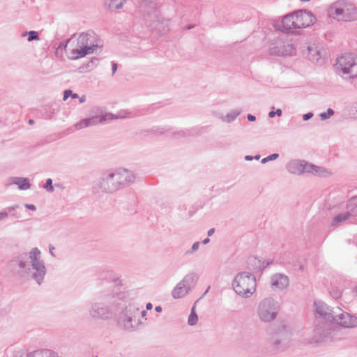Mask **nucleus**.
Returning <instances> with one entry per match:
<instances>
[{"label": "nucleus", "instance_id": "nucleus-1", "mask_svg": "<svg viewBox=\"0 0 357 357\" xmlns=\"http://www.w3.org/2000/svg\"><path fill=\"white\" fill-rule=\"evenodd\" d=\"M135 180L134 174L126 169L109 170L93 185L96 192L112 193L132 183Z\"/></svg>", "mask_w": 357, "mask_h": 357}, {"label": "nucleus", "instance_id": "nucleus-2", "mask_svg": "<svg viewBox=\"0 0 357 357\" xmlns=\"http://www.w3.org/2000/svg\"><path fill=\"white\" fill-rule=\"evenodd\" d=\"M100 47L98 36L93 31L82 33L77 38L76 47L69 52L68 57L70 60H76L97 53Z\"/></svg>", "mask_w": 357, "mask_h": 357}, {"label": "nucleus", "instance_id": "nucleus-3", "mask_svg": "<svg viewBox=\"0 0 357 357\" xmlns=\"http://www.w3.org/2000/svg\"><path fill=\"white\" fill-rule=\"evenodd\" d=\"M329 17L342 23L357 21V7L349 0H337L328 8Z\"/></svg>", "mask_w": 357, "mask_h": 357}, {"label": "nucleus", "instance_id": "nucleus-4", "mask_svg": "<svg viewBox=\"0 0 357 357\" xmlns=\"http://www.w3.org/2000/svg\"><path fill=\"white\" fill-rule=\"evenodd\" d=\"M335 73L345 79L357 77V55L345 53L335 59L333 66Z\"/></svg>", "mask_w": 357, "mask_h": 357}, {"label": "nucleus", "instance_id": "nucleus-5", "mask_svg": "<svg viewBox=\"0 0 357 357\" xmlns=\"http://www.w3.org/2000/svg\"><path fill=\"white\" fill-rule=\"evenodd\" d=\"M234 291L243 298H250L256 291L255 277L248 272H240L232 281Z\"/></svg>", "mask_w": 357, "mask_h": 357}, {"label": "nucleus", "instance_id": "nucleus-6", "mask_svg": "<svg viewBox=\"0 0 357 357\" xmlns=\"http://www.w3.org/2000/svg\"><path fill=\"white\" fill-rule=\"evenodd\" d=\"M145 313L144 310L140 311L135 304L130 303L120 314L118 324L125 330L134 331L139 324V314L144 315Z\"/></svg>", "mask_w": 357, "mask_h": 357}, {"label": "nucleus", "instance_id": "nucleus-7", "mask_svg": "<svg viewBox=\"0 0 357 357\" xmlns=\"http://www.w3.org/2000/svg\"><path fill=\"white\" fill-rule=\"evenodd\" d=\"M333 322H323L317 320L313 330L312 342L321 343L331 342L337 339V335L340 332L338 327L332 326Z\"/></svg>", "mask_w": 357, "mask_h": 357}, {"label": "nucleus", "instance_id": "nucleus-8", "mask_svg": "<svg viewBox=\"0 0 357 357\" xmlns=\"http://www.w3.org/2000/svg\"><path fill=\"white\" fill-rule=\"evenodd\" d=\"M27 264L31 266V278L40 285L46 274V267L41 259V252L38 248H33L28 254Z\"/></svg>", "mask_w": 357, "mask_h": 357}, {"label": "nucleus", "instance_id": "nucleus-9", "mask_svg": "<svg viewBox=\"0 0 357 357\" xmlns=\"http://www.w3.org/2000/svg\"><path fill=\"white\" fill-rule=\"evenodd\" d=\"M280 311V305L273 298L261 300L257 306V316L261 321L269 323L274 321Z\"/></svg>", "mask_w": 357, "mask_h": 357}, {"label": "nucleus", "instance_id": "nucleus-10", "mask_svg": "<svg viewBox=\"0 0 357 357\" xmlns=\"http://www.w3.org/2000/svg\"><path fill=\"white\" fill-rule=\"evenodd\" d=\"M198 279L199 275L195 272L185 275L172 290V297L176 299L184 297L195 287Z\"/></svg>", "mask_w": 357, "mask_h": 357}, {"label": "nucleus", "instance_id": "nucleus-11", "mask_svg": "<svg viewBox=\"0 0 357 357\" xmlns=\"http://www.w3.org/2000/svg\"><path fill=\"white\" fill-rule=\"evenodd\" d=\"M118 117L112 113H105L101 115L93 116L90 118L82 119L77 122L75 127L77 130H81L84 128L96 126L98 124H105Z\"/></svg>", "mask_w": 357, "mask_h": 357}, {"label": "nucleus", "instance_id": "nucleus-12", "mask_svg": "<svg viewBox=\"0 0 357 357\" xmlns=\"http://www.w3.org/2000/svg\"><path fill=\"white\" fill-rule=\"evenodd\" d=\"M286 169L291 174L299 175L305 172L318 173L319 167L304 160H292L287 164Z\"/></svg>", "mask_w": 357, "mask_h": 357}, {"label": "nucleus", "instance_id": "nucleus-13", "mask_svg": "<svg viewBox=\"0 0 357 357\" xmlns=\"http://www.w3.org/2000/svg\"><path fill=\"white\" fill-rule=\"evenodd\" d=\"M271 54L276 56L294 55L296 53L295 48L289 40L278 38L271 45L269 49Z\"/></svg>", "mask_w": 357, "mask_h": 357}, {"label": "nucleus", "instance_id": "nucleus-14", "mask_svg": "<svg viewBox=\"0 0 357 357\" xmlns=\"http://www.w3.org/2000/svg\"><path fill=\"white\" fill-rule=\"evenodd\" d=\"M332 322L344 328H355L357 327V317L344 312L341 308L336 307V312Z\"/></svg>", "mask_w": 357, "mask_h": 357}, {"label": "nucleus", "instance_id": "nucleus-15", "mask_svg": "<svg viewBox=\"0 0 357 357\" xmlns=\"http://www.w3.org/2000/svg\"><path fill=\"white\" fill-rule=\"evenodd\" d=\"M89 315L94 319L107 320L112 317L111 308L100 302L93 303L89 310Z\"/></svg>", "mask_w": 357, "mask_h": 357}, {"label": "nucleus", "instance_id": "nucleus-16", "mask_svg": "<svg viewBox=\"0 0 357 357\" xmlns=\"http://www.w3.org/2000/svg\"><path fill=\"white\" fill-rule=\"evenodd\" d=\"M272 347L277 351H282L290 346V335L285 330L274 333L271 337Z\"/></svg>", "mask_w": 357, "mask_h": 357}, {"label": "nucleus", "instance_id": "nucleus-17", "mask_svg": "<svg viewBox=\"0 0 357 357\" xmlns=\"http://www.w3.org/2000/svg\"><path fill=\"white\" fill-rule=\"evenodd\" d=\"M314 311L316 316H319L326 321L332 322L336 312V307H331L321 301L314 302Z\"/></svg>", "mask_w": 357, "mask_h": 357}, {"label": "nucleus", "instance_id": "nucleus-18", "mask_svg": "<svg viewBox=\"0 0 357 357\" xmlns=\"http://www.w3.org/2000/svg\"><path fill=\"white\" fill-rule=\"evenodd\" d=\"M144 24L151 28L161 15L158 4H152L151 7L139 11Z\"/></svg>", "mask_w": 357, "mask_h": 357}, {"label": "nucleus", "instance_id": "nucleus-19", "mask_svg": "<svg viewBox=\"0 0 357 357\" xmlns=\"http://www.w3.org/2000/svg\"><path fill=\"white\" fill-rule=\"evenodd\" d=\"M304 54L312 63L321 64L324 62V50L316 44H312L306 47Z\"/></svg>", "mask_w": 357, "mask_h": 357}, {"label": "nucleus", "instance_id": "nucleus-20", "mask_svg": "<svg viewBox=\"0 0 357 357\" xmlns=\"http://www.w3.org/2000/svg\"><path fill=\"white\" fill-rule=\"evenodd\" d=\"M294 13L297 29L309 26L315 21V17L310 11L298 10Z\"/></svg>", "mask_w": 357, "mask_h": 357}, {"label": "nucleus", "instance_id": "nucleus-21", "mask_svg": "<svg viewBox=\"0 0 357 357\" xmlns=\"http://www.w3.org/2000/svg\"><path fill=\"white\" fill-rule=\"evenodd\" d=\"M289 284L287 275L282 273H275L271 278V285L273 289L283 290Z\"/></svg>", "mask_w": 357, "mask_h": 357}, {"label": "nucleus", "instance_id": "nucleus-22", "mask_svg": "<svg viewBox=\"0 0 357 357\" xmlns=\"http://www.w3.org/2000/svg\"><path fill=\"white\" fill-rule=\"evenodd\" d=\"M170 20L165 18L161 15L151 29L160 33H166L170 29Z\"/></svg>", "mask_w": 357, "mask_h": 357}, {"label": "nucleus", "instance_id": "nucleus-23", "mask_svg": "<svg viewBox=\"0 0 357 357\" xmlns=\"http://www.w3.org/2000/svg\"><path fill=\"white\" fill-rule=\"evenodd\" d=\"M22 268V259L20 256H16L10 259L7 264V271L12 274H17Z\"/></svg>", "mask_w": 357, "mask_h": 357}, {"label": "nucleus", "instance_id": "nucleus-24", "mask_svg": "<svg viewBox=\"0 0 357 357\" xmlns=\"http://www.w3.org/2000/svg\"><path fill=\"white\" fill-rule=\"evenodd\" d=\"M295 20L294 13L285 15L282 20L283 29L286 31H291L294 29H297Z\"/></svg>", "mask_w": 357, "mask_h": 357}, {"label": "nucleus", "instance_id": "nucleus-25", "mask_svg": "<svg viewBox=\"0 0 357 357\" xmlns=\"http://www.w3.org/2000/svg\"><path fill=\"white\" fill-rule=\"evenodd\" d=\"M125 3L126 0H105L104 6L111 11H114L122 8Z\"/></svg>", "mask_w": 357, "mask_h": 357}, {"label": "nucleus", "instance_id": "nucleus-26", "mask_svg": "<svg viewBox=\"0 0 357 357\" xmlns=\"http://www.w3.org/2000/svg\"><path fill=\"white\" fill-rule=\"evenodd\" d=\"M26 357H59L58 354L50 349L37 350L27 354Z\"/></svg>", "mask_w": 357, "mask_h": 357}, {"label": "nucleus", "instance_id": "nucleus-27", "mask_svg": "<svg viewBox=\"0 0 357 357\" xmlns=\"http://www.w3.org/2000/svg\"><path fill=\"white\" fill-rule=\"evenodd\" d=\"M351 217L349 214L346 211L344 213H341L337 215H335L331 222V226L333 227H338L341 225L342 223L346 222L347 220L350 219Z\"/></svg>", "mask_w": 357, "mask_h": 357}, {"label": "nucleus", "instance_id": "nucleus-28", "mask_svg": "<svg viewBox=\"0 0 357 357\" xmlns=\"http://www.w3.org/2000/svg\"><path fill=\"white\" fill-rule=\"evenodd\" d=\"M347 212L351 218L357 216V196L351 197L348 201Z\"/></svg>", "mask_w": 357, "mask_h": 357}, {"label": "nucleus", "instance_id": "nucleus-29", "mask_svg": "<svg viewBox=\"0 0 357 357\" xmlns=\"http://www.w3.org/2000/svg\"><path fill=\"white\" fill-rule=\"evenodd\" d=\"M16 185L19 190H22V177H9L6 180V186L9 188Z\"/></svg>", "mask_w": 357, "mask_h": 357}, {"label": "nucleus", "instance_id": "nucleus-30", "mask_svg": "<svg viewBox=\"0 0 357 357\" xmlns=\"http://www.w3.org/2000/svg\"><path fill=\"white\" fill-rule=\"evenodd\" d=\"M240 114L241 111L232 110L226 116H222L221 119L225 122L229 123L233 121Z\"/></svg>", "mask_w": 357, "mask_h": 357}, {"label": "nucleus", "instance_id": "nucleus-31", "mask_svg": "<svg viewBox=\"0 0 357 357\" xmlns=\"http://www.w3.org/2000/svg\"><path fill=\"white\" fill-rule=\"evenodd\" d=\"M195 306L193 305V307H192V310H191V313H190V314L188 317V324L190 326L195 325L198 321V317L195 312Z\"/></svg>", "mask_w": 357, "mask_h": 357}, {"label": "nucleus", "instance_id": "nucleus-32", "mask_svg": "<svg viewBox=\"0 0 357 357\" xmlns=\"http://www.w3.org/2000/svg\"><path fill=\"white\" fill-rule=\"evenodd\" d=\"M139 1V10L146 9L151 7L152 4H157L155 0H138Z\"/></svg>", "mask_w": 357, "mask_h": 357}, {"label": "nucleus", "instance_id": "nucleus-33", "mask_svg": "<svg viewBox=\"0 0 357 357\" xmlns=\"http://www.w3.org/2000/svg\"><path fill=\"white\" fill-rule=\"evenodd\" d=\"M27 36V40L31 42L32 40H39V34L36 31H30L28 32H24V36Z\"/></svg>", "mask_w": 357, "mask_h": 357}, {"label": "nucleus", "instance_id": "nucleus-34", "mask_svg": "<svg viewBox=\"0 0 357 357\" xmlns=\"http://www.w3.org/2000/svg\"><path fill=\"white\" fill-rule=\"evenodd\" d=\"M18 208H19L18 205H15V206H9V207L6 208V211H8V214H10V216H12L15 218H19L20 217V213L17 214V213H14V211Z\"/></svg>", "mask_w": 357, "mask_h": 357}, {"label": "nucleus", "instance_id": "nucleus-35", "mask_svg": "<svg viewBox=\"0 0 357 357\" xmlns=\"http://www.w3.org/2000/svg\"><path fill=\"white\" fill-rule=\"evenodd\" d=\"M43 188L49 192H52L54 190L51 178L47 179L45 184L43 185Z\"/></svg>", "mask_w": 357, "mask_h": 357}, {"label": "nucleus", "instance_id": "nucleus-36", "mask_svg": "<svg viewBox=\"0 0 357 357\" xmlns=\"http://www.w3.org/2000/svg\"><path fill=\"white\" fill-rule=\"evenodd\" d=\"M333 114L334 111L331 108H328L326 112H322L320 114V118L321 120H326Z\"/></svg>", "mask_w": 357, "mask_h": 357}, {"label": "nucleus", "instance_id": "nucleus-37", "mask_svg": "<svg viewBox=\"0 0 357 357\" xmlns=\"http://www.w3.org/2000/svg\"><path fill=\"white\" fill-rule=\"evenodd\" d=\"M279 157V154L278 153H273V154H271L264 158H263L261 161V162L262 164H264V163H266L268 161H271V160H274L277 158H278Z\"/></svg>", "mask_w": 357, "mask_h": 357}, {"label": "nucleus", "instance_id": "nucleus-38", "mask_svg": "<svg viewBox=\"0 0 357 357\" xmlns=\"http://www.w3.org/2000/svg\"><path fill=\"white\" fill-rule=\"evenodd\" d=\"M73 91L70 89L66 90L63 93V100H66L69 96H71Z\"/></svg>", "mask_w": 357, "mask_h": 357}, {"label": "nucleus", "instance_id": "nucleus-39", "mask_svg": "<svg viewBox=\"0 0 357 357\" xmlns=\"http://www.w3.org/2000/svg\"><path fill=\"white\" fill-rule=\"evenodd\" d=\"M199 245L200 244L199 242H195V243H193L190 253H193L198 250Z\"/></svg>", "mask_w": 357, "mask_h": 357}, {"label": "nucleus", "instance_id": "nucleus-40", "mask_svg": "<svg viewBox=\"0 0 357 357\" xmlns=\"http://www.w3.org/2000/svg\"><path fill=\"white\" fill-rule=\"evenodd\" d=\"M84 66H86V70L88 71H90L93 67V61H90L87 63H86Z\"/></svg>", "mask_w": 357, "mask_h": 357}, {"label": "nucleus", "instance_id": "nucleus-41", "mask_svg": "<svg viewBox=\"0 0 357 357\" xmlns=\"http://www.w3.org/2000/svg\"><path fill=\"white\" fill-rule=\"evenodd\" d=\"M313 116V114L312 112H308L303 116V119L304 121H307Z\"/></svg>", "mask_w": 357, "mask_h": 357}, {"label": "nucleus", "instance_id": "nucleus-42", "mask_svg": "<svg viewBox=\"0 0 357 357\" xmlns=\"http://www.w3.org/2000/svg\"><path fill=\"white\" fill-rule=\"evenodd\" d=\"M8 216V211L0 212V220H3Z\"/></svg>", "mask_w": 357, "mask_h": 357}, {"label": "nucleus", "instance_id": "nucleus-43", "mask_svg": "<svg viewBox=\"0 0 357 357\" xmlns=\"http://www.w3.org/2000/svg\"><path fill=\"white\" fill-rule=\"evenodd\" d=\"M77 71L79 73H84L88 72V70H86V66L84 65L79 67L77 69Z\"/></svg>", "mask_w": 357, "mask_h": 357}, {"label": "nucleus", "instance_id": "nucleus-44", "mask_svg": "<svg viewBox=\"0 0 357 357\" xmlns=\"http://www.w3.org/2000/svg\"><path fill=\"white\" fill-rule=\"evenodd\" d=\"M29 187L30 184L29 180L24 178V190L28 189Z\"/></svg>", "mask_w": 357, "mask_h": 357}, {"label": "nucleus", "instance_id": "nucleus-45", "mask_svg": "<svg viewBox=\"0 0 357 357\" xmlns=\"http://www.w3.org/2000/svg\"><path fill=\"white\" fill-rule=\"evenodd\" d=\"M24 207L29 210L35 211L36 209L33 204H25Z\"/></svg>", "mask_w": 357, "mask_h": 357}, {"label": "nucleus", "instance_id": "nucleus-46", "mask_svg": "<svg viewBox=\"0 0 357 357\" xmlns=\"http://www.w3.org/2000/svg\"><path fill=\"white\" fill-rule=\"evenodd\" d=\"M116 70H117V63H113L112 68V75H114L116 72Z\"/></svg>", "mask_w": 357, "mask_h": 357}, {"label": "nucleus", "instance_id": "nucleus-47", "mask_svg": "<svg viewBox=\"0 0 357 357\" xmlns=\"http://www.w3.org/2000/svg\"><path fill=\"white\" fill-rule=\"evenodd\" d=\"M67 47V43H60L58 48H61V49H64L66 50Z\"/></svg>", "mask_w": 357, "mask_h": 357}, {"label": "nucleus", "instance_id": "nucleus-48", "mask_svg": "<svg viewBox=\"0 0 357 357\" xmlns=\"http://www.w3.org/2000/svg\"><path fill=\"white\" fill-rule=\"evenodd\" d=\"M248 119L250 121H255L256 118L255 116L252 115V114H248Z\"/></svg>", "mask_w": 357, "mask_h": 357}, {"label": "nucleus", "instance_id": "nucleus-49", "mask_svg": "<svg viewBox=\"0 0 357 357\" xmlns=\"http://www.w3.org/2000/svg\"><path fill=\"white\" fill-rule=\"evenodd\" d=\"M214 232H215V229L214 228L210 229L208 231V236H210L213 235Z\"/></svg>", "mask_w": 357, "mask_h": 357}, {"label": "nucleus", "instance_id": "nucleus-50", "mask_svg": "<svg viewBox=\"0 0 357 357\" xmlns=\"http://www.w3.org/2000/svg\"><path fill=\"white\" fill-rule=\"evenodd\" d=\"M54 250V247L50 246V253L52 257H54V254L53 252V250Z\"/></svg>", "mask_w": 357, "mask_h": 357}, {"label": "nucleus", "instance_id": "nucleus-51", "mask_svg": "<svg viewBox=\"0 0 357 357\" xmlns=\"http://www.w3.org/2000/svg\"><path fill=\"white\" fill-rule=\"evenodd\" d=\"M282 110L280 109H278L275 112V114L278 116H280L282 115Z\"/></svg>", "mask_w": 357, "mask_h": 357}, {"label": "nucleus", "instance_id": "nucleus-52", "mask_svg": "<svg viewBox=\"0 0 357 357\" xmlns=\"http://www.w3.org/2000/svg\"><path fill=\"white\" fill-rule=\"evenodd\" d=\"M275 115V112H273V111L270 112L269 114H268V116L270 118L274 117Z\"/></svg>", "mask_w": 357, "mask_h": 357}, {"label": "nucleus", "instance_id": "nucleus-53", "mask_svg": "<svg viewBox=\"0 0 357 357\" xmlns=\"http://www.w3.org/2000/svg\"><path fill=\"white\" fill-rule=\"evenodd\" d=\"M85 100H86V97H85V96H82L79 98V102H80L81 103H82V102H85Z\"/></svg>", "mask_w": 357, "mask_h": 357}, {"label": "nucleus", "instance_id": "nucleus-54", "mask_svg": "<svg viewBox=\"0 0 357 357\" xmlns=\"http://www.w3.org/2000/svg\"><path fill=\"white\" fill-rule=\"evenodd\" d=\"M245 159L246 160L250 161V160H252L253 159V157H252V156H251V155H246V156L245 157Z\"/></svg>", "mask_w": 357, "mask_h": 357}, {"label": "nucleus", "instance_id": "nucleus-55", "mask_svg": "<svg viewBox=\"0 0 357 357\" xmlns=\"http://www.w3.org/2000/svg\"><path fill=\"white\" fill-rule=\"evenodd\" d=\"M155 311L158 312H160L162 311V307L160 306H156L155 308Z\"/></svg>", "mask_w": 357, "mask_h": 357}, {"label": "nucleus", "instance_id": "nucleus-56", "mask_svg": "<svg viewBox=\"0 0 357 357\" xmlns=\"http://www.w3.org/2000/svg\"><path fill=\"white\" fill-rule=\"evenodd\" d=\"M146 307L147 310H151L152 308V304L150 303H147Z\"/></svg>", "mask_w": 357, "mask_h": 357}, {"label": "nucleus", "instance_id": "nucleus-57", "mask_svg": "<svg viewBox=\"0 0 357 357\" xmlns=\"http://www.w3.org/2000/svg\"><path fill=\"white\" fill-rule=\"evenodd\" d=\"M71 97H72L73 98H79V96H78V94H77V93H72Z\"/></svg>", "mask_w": 357, "mask_h": 357}, {"label": "nucleus", "instance_id": "nucleus-58", "mask_svg": "<svg viewBox=\"0 0 357 357\" xmlns=\"http://www.w3.org/2000/svg\"><path fill=\"white\" fill-rule=\"evenodd\" d=\"M209 238H206L203 241V244H207L209 242Z\"/></svg>", "mask_w": 357, "mask_h": 357}, {"label": "nucleus", "instance_id": "nucleus-59", "mask_svg": "<svg viewBox=\"0 0 357 357\" xmlns=\"http://www.w3.org/2000/svg\"><path fill=\"white\" fill-rule=\"evenodd\" d=\"M28 123H29V124H30V125H33V124L34 123V121H33V120H32V119H29V121H28Z\"/></svg>", "mask_w": 357, "mask_h": 357}, {"label": "nucleus", "instance_id": "nucleus-60", "mask_svg": "<svg viewBox=\"0 0 357 357\" xmlns=\"http://www.w3.org/2000/svg\"><path fill=\"white\" fill-rule=\"evenodd\" d=\"M255 160H259L260 158V155H256L255 157H253Z\"/></svg>", "mask_w": 357, "mask_h": 357}, {"label": "nucleus", "instance_id": "nucleus-61", "mask_svg": "<svg viewBox=\"0 0 357 357\" xmlns=\"http://www.w3.org/2000/svg\"><path fill=\"white\" fill-rule=\"evenodd\" d=\"M193 26H194L193 25H190L187 28H188V29H190L193 28Z\"/></svg>", "mask_w": 357, "mask_h": 357}, {"label": "nucleus", "instance_id": "nucleus-62", "mask_svg": "<svg viewBox=\"0 0 357 357\" xmlns=\"http://www.w3.org/2000/svg\"><path fill=\"white\" fill-rule=\"evenodd\" d=\"M210 287H208V289L206 290V291L204 292V295H205L207 292H208V290L209 289Z\"/></svg>", "mask_w": 357, "mask_h": 357}]
</instances>
